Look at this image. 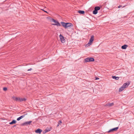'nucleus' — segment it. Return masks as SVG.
<instances>
[{
    "label": "nucleus",
    "mask_w": 134,
    "mask_h": 134,
    "mask_svg": "<svg viewBox=\"0 0 134 134\" xmlns=\"http://www.w3.org/2000/svg\"><path fill=\"white\" fill-rule=\"evenodd\" d=\"M125 88L123 87L122 86L119 88V92H120L124 90Z\"/></svg>",
    "instance_id": "nucleus-12"
},
{
    "label": "nucleus",
    "mask_w": 134,
    "mask_h": 134,
    "mask_svg": "<svg viewBox=\"0 0 134 134\" xmlns=\"http://www.w3.org/2000/svg\"><path fill=\"white\" fill-rule=\"evenodd\" d=\"M22 101H25L26 100V99L25 98H22Z\"/></svg>",
    "instance_id": "nucleus-24"
},
{
    "label": "nucleus",
    "mask_w": 134,
    "mask_h": 134,
    "mask_svg": "<svg viewBox=\"0 0 134 134\" xmlns=\"http://www.w3.org/2000/svg\"><path fill=\"white\" fill-rule=\"evenodd\" d=\"M128 47V46L126 44H124L121 46V48L123 49H125Z\"/></svg>",
    "instance_id": "nucleus-11"
},
{
    "label": "nucleus",
    "mask_w": 134,
    "mask_h": 134,
    "mask_svg": "<svg viewBox=\"0 0 134 134\" xmlns=\"http://www.w3.org/2000/svg\"><path fill=\"white\" fill-rule=\"evenodd\" d=\"M21 119V118L20 117L19 118H18L17 119V120L18 121H19Z\"/></svg>",
    "instance_id": "nucleus-25"
},
{
    "label": "nucleus",
    "mask_w": 134,
    "mask_h": 134,
    "mask_svg": "<svg viewBox=\"0 0 134 134\" xmlns=\"http://www.w3.org/2000/svg\"><path fill=\"white\" fill-rule=\"evenodd\" d=\"M59 124H58L57 125V126H59Z\"/></svg>",
    "instance_id": "nucleus-32"
},
{
    "label": "nucleus",
    "mask_w": 134,
    "mask_h": 134,
    "mask_svg": "<svg viewBox=\"0 0 134 134\" xmlns=\"http://www.w3.org/2000/svg\"><path fill=\"white\" fill-rule=\"evenodd\" d=\"M16 122V121L15 120H13L12 122H9V124L10 125L13 124H15Z\"/></svg>",
    "instance_id": "nucleus-10"
},
{
    "label": "nucleus",
    "mask_w": 134,
    "mask_h": 134,
    "mask_svg": "<svg viewBox=\"0 0 134 134\" xmlns=\"http://www.w3.org/2000/svg\"><path fill=\"white\" fill-rule=\"evenodd\" d=\"M50 130L48 128H47L45 130H44V133H46L48 132Z\"/></svg>",
    "instance_id": "nucleus-19"
},
{
    "label": "nucleus",
    "mask_w": 134,
    "mask_h": 134,
    "mask_svg": "<svg viewBox=\"0 0 134 134\" xmlns=\"http://www.w3.org/2000/svg\"><path fill=\"white\" fill-rule=\"evenodd\" d=\"M7 87H4L3 88V90L4 91H6L7 90Z\"/></svg>",
    "instance_id": "nucleus-23"
},
{
    "label": "nucleus",
    "mask_w": 134,
    "mask_h": 134,
    "mask_svg": "<svg viewBox=\"0 0 134 134\" xmlns=\"http://www.w3.org/2000/svg\"><path fill=\"white\" fill-rule=\"evenodd\" d=\"M99 79V78L98 77H96V78L95 80H98V79Z\"/></svg>",
    "instance_id": "nucleus-30"
},
{
    "label": "nucleus",
    "mask_w": 134,
    "mask_h": 134,
    "mask_svg": "<svg viewBox=\"0 0 134 134\" xmlns=\"http://www.w3.org/2000/svg\"><path fill=\"white\" fill-rule=\"evenodd\" d=\"M27 114H25L21 116H20V117L21 118V119L23 118L24 117L25 115H27Z\"/></svg>",
    "instance_id": "nucleus-21"
},
{
    "label": "nucleus",
    "mask_w": 134,
    "mask_h": 134,
    "mask_svg": "<svg viewBox=\"0 0 134 134\" xmlns=\"http://www.w3.org/2000/svg\"><path fill=\"white\" fill-rule=\"evenodd\" d=\"M61 23L62 25H67L68 24H69V25H72V24L70 23H65L63 22H61Z\"/></svg>",
    "instance_id": "nucleus-7"
},
{
    "label": "nucleus",
    "mask_w": 134,
    "mask_h": 134,
    "mask_svg": "<svg viewBox=\"0 0 134 134\" xmlns=\"http://www.w3.org/2000/svg\"><path fill=\"white\" fill-rule=\"evenodd\" d=\"M125 6H126V5H124V6H123V7H122V5H119V6H118V8H120L121 7L123 8V7H125Z\"/></svg>",
    "instance_id": "nucleus-22"
},
{
    "label": "nucleus",
    "mask_w": 134,
    "mask_h": 134,
    "mask_svg": "<svg viewBox=\"0 0 134 134\" xmlns=\"http://www.w3.org/2000/svg\"><path fill=\"white\" fill-rule=\"evenodd\" d=\"M32 121H28L24 123H22L21 125L22 126L27 125H30Z\"/></svg>",
    "instance_id": "nucleus-4"
},
{
    "label": "nucleus",
    "mask_w": 134,
    "mask_h": 134,
    "mask_svg": "<svg viewBox=\"0 0 134 134\" xmlns=\"http://www.w3.org/2000/svg\"><path fill=\"white\" fill-rule=\"evenodd\" d=\"M41 10L43 11H44V12H46V13H48L45 10H44L43 9H41Z\"/></svg>",
    "instance_id": "nucleus-28"
},
{
    "label": "nucleus",
    "mask_w": 134,
    "mask_h": 134,
    "mask_svg": "<svg viewBox=\"0 0 134 134\" xmlns=\"http://www.w3.org/2000/svg\"><path fill=\"white\" fill-rule=\"evenodd\" d=\"M51 21L56 23L55 24H53L52 25H60V24L59 23L58 21L55 20L54 19H51Z\"/></svg>",
    "instance_id": "nucleus-3"
},
{
    "label": "nucleus",
    "mask_w": 134,
    "mask_h": 134,
    "mask_svg": "<svg viewBox=\"0 0 134 134\" xmlns=\"http://www.w3.org/2000/svg\"><path fill=\"white\" fill-rule=\"evenodd\" d=\"M62 123V122L60 120L59 121L58 124H59V125H60L61 123Z\"/></svg>",
    "instance_id": "nucleus-26"
},
{
    "label": "nucleus",
    "mask_w": 134,
    "mask_h": 134,
    "mask_svg": "<svg viewBox=\"0 0 134 134\" xmlns=\"http://www.w3.org/2000/svg\"><path fill=\"white\" fill-rule=\"evenodd\" d=\"M114 103H109L107 104L106 105L107 106H109V107H111L113 105Z\"/></svg>",
    "instance_id": "nucleus-14"
},
{
    "label": "nucleus",
    "mask_w": 134,
    "mask_h": 134,
    "mask_svg": "<svg viewBox=\"0 0 134 134\" xmlns=\"http://www.w3.org/2000/svg\"><path fill=\"white\" fill-rule=\"evenodd\" d=\"M129 82L128 83H125L123 84L122 86L125 88L128 87V86L129 85Z\"/></svg>",
    "instance_id": "nucleus-8"
},
{
    "label": "nucleus",
    "mask_w": 134,
    "mask_h": 134,
    "mask_svg": "<svg viewBox=\"0 0 134 134\" xmlns=\"http://www.w3.org/2000/svg\"><path fill=\"white\" fill-rule=\"evenodd\" d=\"M119 127H116L108 131V132L109 133L111 132H113L114 131H116L118 129Z\"/></svg>",
    "instance_id": "nucleus-6"
},
{
    "label": "nucleus",
    "mask_w": 134,
    "mask_h": 134,
    "mask_svg": "<svg viewBox=\"0 0 134 134\" xmlns=\"http://www.w3.org/2000/svg\"><path fill=\"white\" fill-rule=\"evenodd\" d=\"M13 99L16 101H19V98L13 97Z\"/></svg>",
    "instance_id": "nucleus-13"
},
{
    "label": "nucleus",
    "mask_w": 134,
    "mask_h": 134,
    "mask_svg": "<svg viewBox=\"0 0 134 134\" xmlns=\"http://www.w3.org/2000/svg\"><path fill=\"white\" fill-rule=\"evenodd\" d=\"M22 98H19V101L21 102L22 101Z\"/></svg>",
    "instance_id": "nucleus-27"
},
{
    "label": "nucleus",
    "mask_w": 134,
    "mask_h": 134,
    "mask_svg": "<svg viewBox=\"0 0 134 134\" xmlns=\"http://www.w3.org/2000/svg\"><path fill=\"white\" fill-rule=\"evenodd\" d=\"M32 69L30 68V69H28L27 70V71H31Z\"/></svg>",
    "instance_id": "nucleus-29"
},
{
    "label": "nucleus",
    "mask_w": 134,
    "mask_h": 134,
    "mask_svg": "<svg viewBox=\"0 0 134 134\" xmlns=\"http://www.w3.org/2000/svg\"><path fill=\"white\" fill-rule=\"evenodd\" d=\"M94 37L93 36H91V38L90 40L89 41L88 44L86 45V46L87 45V44H89V46L90 45H91V43H92L94 40Z\"/></svg>",
    "instance_id": "nucleus-2"
},
{
    "label": "nucleus",
    "mask_w": 134,
    "mask_h": 134,
    "mask_svg": "<svg viewBox=\"0 0 134 134\" xmlns=\"http://www.w3.org/2000/svg\"><path fill=\"white\" fill-rule=\"evenodd\" d=\"M100 8L99 7H96L94 8V10L93 12V14H96L98 12V10L100 9Z\"/></svg>",
    "instance_id": "nucleus-1"
},
{
    "label": "nucleus",
    "mask_w": 134,
    "mask_h": 134,
    "mask_svg": "<svg viewBox=\"0 0 134 134\" xmlns=\"http://www.w3.org/2000/svg\"><path fill=\"white\" fill-rule=\"evenodd\" d=\"M63 27L65 29H68L70 27V26H63Z\"/></svg>",
    "instance_id": "nucleus-20"
},
{
    "label": "nucleus",
    "mask_w": 134,
    "mask_h": 134,
    "mask_svg": "<svg viewBox=\"0 0 134 134\" xmlns=\"http://www.w3.org/2000/svg\"><path fill=\"white\" fill-rule=\"evenodd\" d=\"M16 126V125H14L13 126V127H15Z\"/></svg>",
    "instance_id": "nucleus-31"
},
{
    "label": "nucleus",
    "mask_w": 134,
    "mask_h": 134,
    "mask_svg": "<svg viewBox=\"0 0 134 134\" xmlns=\"http://www.w3.org/2000/svg\"><path fill=\"white\" fill-rule=\"evenodd\" d=\"M112 78L114 79H115L116 80H118L119 79V77H116L115 76H112Z\"/></svg>",
    "instance_id": "nucleus-17"
},
{
    "label": "nucleus",
    "mask_w": 134,
    "mask_h": 134,
    "mask_svg": "<svg viewBox=\"0 0 134 134\" xmlns=\"http://www.w3.org/2000/svg\"><path fill=\"white\" fill-rule=\"evenodd\" d=\"M59 37L61 40V42L64 43L65 42V40L64 37L61 34H60L59 35Z\"/></svg>",
    "instance_id": "nucleus-5"
},
{
    "label": "nucleus",
    "mask_w": 134,
    "mask_h": 134,
    "mask_svg": "<svg viewBox=\"0 0 134 134\" xmlns=\"http://www.w3.org/2000/svg\"><path fill=\"white\" fill-rule=\"evenodd\" d=\"M78 12L79 13L82 14H83L85 13V12L83 10H80L78 11Z\"/></svg>",
    "instance_id": "nucleus-18"
},
{
    "label": "nucleus",
    "mask_w": 134,
    "mask_h": 134,
    "mask_svg": "<svg viewBox=\"0 0 134 134\" xmlns=\"http://www.w3.org/2000/svg\"><path fill=\"white\" fill-rule=\"evenodd\" d=\"M84 62H89V58L88 57L87 58L84 59Z\"/></svg>",
    "instance_id": "nucleus-15"
},
{
    "label": "nucleus",
    "mask_w": 134,
    "mask_h": 134,
    "mask_svg": "<svg viewBox=\"0 0 134 134\" xmlns=\"http://www.w3.org/2000/svg\"><path fill=\"white\" fill-rule=\"evenodd\" d=\"M89 62H94V59L92 58H89Z\"/></svg>",
    "instance_id": "nucleus-16"
},
{
    "label": "nucleus",
    "mask_w": 134,
    "mask_h": 134,
    "mask_svg": "<svg viewBox=\"0 0 134 134\" xmlns=\"http://www.w3.org/2000/svg\"><path fill=\"white\" fill-rule=\"evenodd\" d=\"M35 131V132L36 133L40 134L41 133V132H42V130L40 129H38L37 130H36Z\"/></svg>",
    "instance_id": "nucleus-9"
}]
</instances>
